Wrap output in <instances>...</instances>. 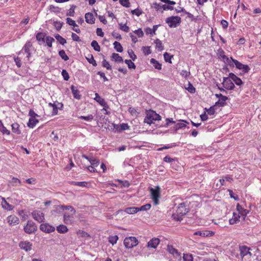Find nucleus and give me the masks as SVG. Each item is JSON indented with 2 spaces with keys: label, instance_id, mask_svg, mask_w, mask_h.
I'll return each mask as SVG.
<instances>
[{
  "label": "nucleus",
  "instance_id": "603ef678",
  "mask_svg": "<svg viewBox=\"0 0 261 261\" xmlns=\"http://www.w3.org/2000/svg\"><path fill=\"white\" fill-rule=\"evenodd\" d=\"M183 260L184 261H193V256L190 254H184Z\"/></svg>",
  "mask_w": 261,
  "mask_h": 261
},
{
  "label": "nucleus",
  "instance_id": "58836bf2",
  "mask_svg": "<svg viewBox=\"0 0 261 261\" xmlns=\"http://www.w3.org/2000/svg\"><path fill=\"white\" fill-rule=\"evenodd\" d=\"M60 208L62 210H69L70 211V212H73V214L76 213V211L74 210V208L72 206L70 205H60L59 206Z\"/></svg>",
  "mask_w": 261,
  "mask_h": 261
},
{
  "label": "nucleus",
  "instance_id": "cd10ccee",
  "mask_svg": "<svg viewBox=\"0 0 261 261\" xmlns=\"http://www.w3.org/2000/svg\"><path fill=\"white\" fill-rule=\"evenodd\" d=\"M38 122L36 118H30L27 124L30 128H33Z\"/></svg>",
  "mask_w": 261,
  "mask_h": 261
},
{
  "label": "nucleus",
  "instance_id": "c9c22d12",
  "mask_svg": "<svg viewBox=\"0 0 261 261\" xmlns=\"http://www.w3.org/2000/svg\"><path fill=\"white\" fill-rule=\"evenodd\" d=\"M113 45L114 46V48L118 51V52H119V53H121L123 51V47L122 46V45H121V44L117 42V41H115L113 43Z\"/></svg>",
  "mask_w": 261,
  "mask_h": 261
},
{
  "label": "nucleus",
  "instance_id": "b1692460",
  "mask_svg": "<svg viewBox=\"0 0 261 261\" xmlns=\"http://www.w3.org/2000/svg\"><path fill=\"white\" fill-rule=\"evenodd\" d=\"M228 97L226 96H222L220 98L218 101L215 103L214 106L223 107L226 105V101Z\"/></svg>",
  "mask_w": 261,
  "mask_h": 261
},
{
  "label": "nucleus",
  "instance_id": "9d476101",
  "mask_svg": "<svg viewBox=\"0 0 261 261\" xmlns=\"http://www.w3.org/2000/svg\"><path fill=\"white\" fill-rule=\"evenodd\" d=\"M32 216L35 220L39 223L43 222L45 219L44 214L40 211H33L32 213Z\"/></svg>",
  "mask_w": 261,
  "mask_h": 261
},
{
  "label": "nucleus",
  "instance_id": "72a5a7b5",
  "mask_svg": "<svg viewBox=\"0 0 261 261\" xmlns=\"http://www.w3.org/2000/svg\"><path fill=\"white\" fill-rule=\"evenodd\" d=\"M154 43L156 44V48H158L159 51H161L164 49V46L162 45V43L159 39H156L154 41Z\"/></svg>",
  "mask_w": 261,
  "mask_h": 261
},
{
  "label": "nucleus",
  "instance_id": "1a4fd4ad",
  "mask_svg": "<svg viewBox=\"0 0 261 261\" xmlns=\"http://www.w3.org/2000/svg\"><path fill=\"white\" fill-rule=\"evenodd\" d=\"M75 214L71 212L70 214L65 213L63 215V221L64 223L67 225L73 224L74 222V216Z\"/></svg>",
  "mask_w": 261,
  "mask_h": 261
},
{
  "label": "nucleus",
  "instance_id": "c03bdc74",
  "mask_svg": "<svg viewBox=\"0 0 261 261\" xmlns=\"http://www.w3.org/2000/svg\"><path fill=\"white\" fill-rule=\"evenodd\" d=\"M173 56L172 55H170L169 54H168V53H164V60L166 62H169L170 63H171L172 62H171V59L173 58Z\"/></svg>",
  "mask_w": 261,
  "mask_h": 261
},
{
  "label": "nucleus",
  "instance_id": "f704fd0d",
  "mask_svg": "<svg viewBox=\"0 0 261 261\" xmlns=\"http://www.w3.org/2000/svg\"><path fill=\"white\" fill-rule=\"evenodd\" d=\"M86 59L87 60L88 62L90 64H92L93 66H97L96 62L94 60V57L92 55H91V54L89 55L88 57H86Z\"/></svg>",
  "mask_w": 261,
  "mask_h": 261
},
{
  "label": "nucleus",
  "instance_id": "4be33fe9",
  "mask_svg": "<svg viewBox=\"0 0 261 261\" xmlns=\"http://www.w3.org/2000/svg\"><path fill=\"white\" fill-rule=\"evenodd\" d=\"M114 128L118 131L121 132L129 129V126L127 123H123L120 125L114 124Z\"/></svg>",
  "mask_w": 261,
  "mask_h": 261
},
{
  "label": "nucleus",
  "instance_id": "13d9d810",
  "mask_svg": "<svg viewBox=\"0 0 261 261\" xmlns=\"http://www.w3.org/2000/svg\"><path fill=\"white\" fill-rule=\"evenodd\" d=\"M214 234V232L209 230H202V237L212 236Z\"/></svg>",
  "mask_w": 261,
  "mask_h": 261
},
{
  "label": "nucleus",
  "instance_id": "37998d69",
  "mask_svg": "<svg viewBox=\"0 0 261 261\" xmlns=\"http://www.w3.org/2000/svg\"><path fill=\"white\" fill-rule=\"evenodd\" d=\"M125 64L127 65L129 69H135L136 65L130 60H125L124 61Z\"/></svg>",
  "mask_w": 261,
  "mask_h": 261
},
{
  "label": "nucleus",
  "instance_id": "e2e57ef3",
  "mask_svg": "<svg viewBox=\"0 0 261 261\" xmlns=\"http://www.w3.org/2000/svg\"><path fill=\"white\" fill-rule=\"evenodd\" d=\"M79 118L80 119H84L86 121H91L93 119V116L92 115H89L87 116H81Z\"/></svg>",
  "mask_w": 261,
  "mask_h": 261
},
{
  "label": "nucleus",
  "instance_id": "0e129e2a",
  "mask_svg": "<svg viewBox=\"0 0 261 261\" xmlns=\"http://www.w3.org/2000/svg\"><path fill=\"white\" fill-rule=\"evenodd\" d=\"M62 75L65 81H68L69 79V76L68 73L65 69L62 70Z\"/></svg>",
  "mask_w": 261,
  "mask_h": 261
},
{
  "label": "nucleus",
  "instance_id": "6e6552de",
  "mask_svg": "<svg viewBox=\"0 0 261 261\" xmlns=\"http://www.w3.org/2000/svg\"><path fill=\"white\" fill-rule=\"evenodd\" d=\"M231 79L229 76L223 77V80L222 84L224 88L227 90H233L234 88V85L232 82Z\"/></svg>",
  "mask_w": 261,
  "mask_h": 261
},
{
  "label": "nucleus",
  "instance_id": "7c9ffc66",
  "mask_svg": "<svg viewBox=\"0 0 261 261\" xmlns=\"http://www.w3.org/2000/svg\"><path fill=\"white\" fill-rule=\"evenodd\" d=\"M12 130L14 133L16 134H20L21 133V131L19 129V125L17 123H14L12 124Z\"/></svg>",
  "mask_w": 261,
  "mask_h": 261
},
{
  "label": "nucleus",
  "instance_id": "2f4dec72",
  "mask_svg": "<svg viewBox=\"0 0 261 261\" xmlns=\"http://www.w3.org/2000/svg\"><path fill=\"white\" fill-rule=\"evenodd\" d=\"M55 37L57 40V41L62 45H64L67 42L66 39L63 38L58 34H56L55 35Z\"/></svg>",
  "mask_w": 261,
  "mask_h": 261
},
{
  "label": "nucleus",
  "instance_id": "680f3d73",
  "mask_svg": "<svg viewBox=\"0 0 261 261\" xmlns=\"http://www.w3.org/2000/svg\"><path fill=\"white\" fill-rule=\"evenodd\" d=\"M120 25V29L123 31L125 32H128L129 31V28L125 24H122L121 23L119 24Z\"/></svg>",
  "mask_w": 261,
  "mask_h": 261
},
{
  "label": "nucleus",
  "instance_id": "4c0bfd02",
  "mask_svg": "<svg viewBox=\"0 0 261 261\" xmlns=\"http://www.w3.org/2000/svg\"><path fill=\"white\" fill-rule=\"evenodd\" d=\"M186 123H188L186 121L181 120L180 122H178L175 125V129H179L180 128L186 127Z\"/></svg>",
  "mask_w": 261,
  "mask_h": 261
},
{
  "label": "nucleus",
  "instance_id": "774afa93",
  "mask_svg": "<svg viewBox=\"0 0 261 261\" xmlns=\"http://www.w3.org/2000/svg\"><path fill=\"white\" fill-rule=\"evenodd\" d=\"M11 182L13 184V186H17L18 185H20L21 183V181L19 179H18L17 178L13 177L12 178Z\"/></svg>",
  "mask_w": 261,
  "mask_h": 261
},
{
  "label": "nucleus",
  "instance_id": "a878e982",
  "mask_svg": "<svg viewBox=\"0 0 261 261\" xmlns=\"http://www.w3.org/2000/svg\"><path fill=\"white\" fill-rule=\"evenodd\" d=\"M71 90L73 97L77 99H80L81 98V95L79 94V91L77 88L74 86L72 85L71 87Z\"/></svg>",
  "mask_w": 261,
  "mask_h": 261
},
{
  "label": "nucleus",
  "instance_id": "c85d7f7f",
  "mask_svg": "<svg viewBox=\"0 0 261 261\" xmlns=\"http://www.w3.org/2000/svg\"><path fill=\"white\" fill-rule=\"evenodd\" d=\"M57 230L58 232L61 233H64L68 231V229L67 228V226L63 224H61L57 226Z\"/></svg>",
  "mask_w": 261,
  "mask_h": 261
},
{
  "label": "nucleus",
  "instance_id": "a18cd8bd",
  "mask_svg": "<svg viewBox=\"0 0 261 261\" xmlns=\"http://www.w3.org/2000/svg\"><path fill=\"white\" fill-rule=\"evenodd\" d=\"M151 207V205L149 203L146 204L144 205L141 206L140 207H138L139 211H146L149 210Z\"/></svg>",
  "mask_w": 261,
  "mask_h": 261
},
{
  "label": "nucleus",
  "instance_id": "6e6d98bb",
  "mask_svg": "<svg viewBox=\"0 0 261 261\" xmlns=\"http://www.w3.org/2000/svg\"><path fill=\"white\" fill-rule=\"evenodd\" d=\"M36 39L39 41H42L43 42H45V40H44V35L43 33H38L36 35Z\"/></svg>",
  "mask_w": 261,
  "mask_h": 261
},
{
  "label": "nucleus",
  "instance_id": "7ed1b4c3",
  "mask_svg": "<svg viewBox=\"0 0 261 261\" xmlns=\"http://www.w3.org/2000/svg\"><path fill=\"white\" fill-rule=\"evenodd\" d=\"M161 116L153 111H149L147 112L146 116L144 118V122L150 125L153 121L161 120Z\"/></svg>",
  "mask_w": 261,
  "mask_h": 261
},
{
  "label": "nucleus",
  "instance_id": "473e14b6",
  "mask_svg": "<svg viewBox=\"0 0 261 261\" xmlns=\"http://www.w3.org/2000/svg\"><path fill=\"white\" fill-rule=\"evenodd\" d=\"M158 25H154L153 27V28L151 29L149 28H147L146 30H145V33L146 34H151V35H153V34H155V31H156L157 29H158Z\"/></svg>",
  "mask_w": 261,
  "mask_h": 261
},
{
  "label": "nucleus",
  "instance_id": "393cba45",
  "mask_svg": "<svg viewBox=\"0 0 261 261\" xmlns=\"http://www.w3.org/2000/svg\"><path fill=\"white\" fill-rule=\"evenodd\" d=\"M2 207L8 211H11L13 209L14 206L8 203L4 198H2Z\"/></svg>",
  "mask_w": 261,
  "mask_h": 261
},
{
  "label": "nucleus",
  "instance_id": "412c9836",
  "mask_svg": "<svg viewBox=\"0 0 261 261\" xmlns=\"http://www.w3.org/2000/svg\"><path fill=\"white\" fill-rule=\"evenodd\" d=\"M95 100L103 107H108L107 103L105 99L101 97L98 93H95Z\"/></svg>",
  "mask_w": 261,
  "mask_h": 261
},
{
  "label": "nucleus",
  "instance_id": "f257e3e1",
  "mask_svg": "<svg viewBox=\"0 0 261 261\" xmlns=\"http://www.w3.org/2000/svg\"><path fill=\"white\" fill-rule=\"evenodd\" d=\"M189 211L188 208L186 207V204L181 203L176 212L172 214V217L174 220L177 221H181L182 220V216L186 215Z\"/></svg>",
  "mask_w": 261,
  "mask_h": 261
},
{
  "label": "nucleus",
  "instance_id": "a19ab883",
  "mask_svg": "<svg viewBox=\"0 0 261 261\" xmlns=\"http://www.w3.org/2000/svg\"><path fill=\"white\" fill-rule=\"evenodd\" d=\"M91 45L95 51H99L100 50V47L96 40L92 41Z\"/></svg>",
  "mask_w": 261,
  "mask_h": 261
},
{
  "label": "nucleus",
  "instance_id": "6ab92c4d",
  "mask_svg": "<svg viewBox=\"0 0 261 261\" xmlns=\"http://www.w3.org/2000/svg\"><path fill=\"white\" fill-rule=\"evenodd\" d=\"M229 77L234 82V83L238 86H240L243 84V82L241 79L233 73H230L229 74Z\"/></svg>",
  "mask_w": 261,
  "mask_h": 261
},
{
  "label": "nucleus",
  "instance_id": "aec40b11",
  "mask_svg": "<svg viewBox=\"0 0 261 261\" xmlns=\"http://www.w3.org/2000/svg\"><path fill=\"white\" fill-rule=\"evenodd\" d=\"M237 210L238 211L239 214L243 217V219L249 213V211L246 209H244L241 205L239 203L237 205Z\"/></svg>",
  "mask_w": 261,
  "mask_h": 261
},
{
  "label": "nucleus",
  "instance_id": "864d4df0",
  "mask_svg": "<svg viewBox=\"0 0 261 261\" xmlns=\"http://www.w3.org/2000/svg\"><path fill=\"white\" fill-rule=\"evenodd\" d=\"M186 89L190 92L191 93H194L195 92V88L192 85V84L189 82L188 85V87L186 88Z\"/></svg>",
  "mask_w": 261,
  "mask_h": 261
},
{
  "label": "nucleus",
  "instance_id": "79ce46f5",
  "mask_svg": "<svg viewBox=\"0 0 261 261\" xmlns=\"http://www.w3.org/2000/svg\"><path fill=\"white\" fill-rule=\"evenodd\" d=\"M59 55L60 56V57L64 61H67L69 59V57L66 54V53L64 50H61L59 51Z\"/></svg>",
  "mask_w": 261,
  "mask_h": 261
},
{
  "label": "nucleus",
  "instance_id": "de8ad7c7",
  "mask_svg": "<svg viewBox=\"0 0 261 261\" xmlns=\"http://www.w3.org/2000/svg\"><path fill=\"white\" fill-rule=\"evenodd\" d=\"M118 237L117 236H111L109 238V242L112 245H114L117 242Z\"/></svg>",
  "mask_w": 261,
  "mask_h": 261
},
{
  "label": "nucleus",
  "instance_id": "f8f14e48",
  "mask_svg": "<svg viewBox=\"0 0 261 261\" xmlns=\"http://www.w3.org/2000/svg\"><path fill=\"white\" fill-rule=\"evenodd\" d=\"M240 255L241 256V257L242 258H244L245 257H250L251 255V253L249 251L250 248L245 246H240Z\"/></svg>",
  "mask_w": 261,
  "mask_h": 261
},
{
  "label": "nucleus",
  "instance_id": "423d86ee",
  "mask_svg": "<svg viewBox=\"0 0 261 261\" xmlns=\"http://www.w3.org/2000/svg\"><path fill=\"white\" fill-rule=\"evenodd\" d=\"M37 227L34 222L28 221L27 225L24 227V231L28 234H31L37 231Z\"/></svg>",
  "mask_w": 261,
  "mask_h": 261
},
{
  "label": "nucleus",
  "instance_id": "f03ea898",
  "mask_svg": "<svg viewBox=\"0 0 261 261\" xmlns=\"http://www.w3.org/2000/svg\"><path fill=\"white\" fill-rule=\"evenodd\" d=\"M222 58L224 59H226L227 63L229 64L230 66L231 65V62L232 61L235 64L236 68L240 70H242L245 73L248 72L250 69L247 65L243 64L237 60L233 59L231 57L230 58V59H229L226 56L224 55Z\"/></svg>",
  "mask_w": 261,
  "mask_h": 261
},
{
  "label": "nucleus",
  "instance_id": "dca6fc26",
  "mask_svg": "<svg viewBox=\"0 0 261 261\" xmlns=\"http://www.w3.org/2000/svg\"><path fill=\"white\" fill-rule=\"evenodd\" d=\"M124 212L128 214H134L138 212V209L137 207H127L124 210ZM123 211L122 210H120L117 211V214L122 213Z\"/></svg>",
  "mask_w": 261,
  "mask_h": 261
},
{
  "label": "nucleus",
  "instance_id": "0eeeda50",
  "mask_svg": "<svg viewBox=\"0 0 261 261\" xmlns=\"http://www.w3.org/2000/svg\"><path fill=\"white\" fill-rule=\"evenodd\" d=\"M150 191L151 193L152 199L154 202L155 204H158L159 198L160 197V188L157 186L155 189L150 188Z\"/></svg>",
  "mask_w": 261,
  "mask_h": 261
},
{
  "label": "nucleus",
  "instance_id": "39448f33",
  "mask_svg": "<svg viewBox=\"0 0 261 261\" xmlns=\"http://www.w3.org/2000/svg\"><path fill=\"white\" fill-rule=\"evenodd\" d=\"M138 244V241L136 237H126L124 240V245L127 248H132L136 246Z\"/></svg>",
  "mask_w": 261,
  "mask_h": 261
},
{
  "label": "nucleus",
  "instance_id": "2eb2a0df",
  "mask_svg": "<svg viewBox=\"0 0 261 261\" xmlns=\"http://www.w3.org/2000/svg\"><path fill=\"white\" fill-rule=\"evenodd\" d=\"M7 219L9 224L11 225L18 224L19 222L18 218L15 215H10L7 217Z\"/></svg>",
  "mask_w": 261,
  "mask_h": 261
},
{
  "label": "nucleus",
  "instance_id": "ea45409f",
  "mask_svg": "<svg viewBox=\"0 0 261 261\" xmlns=\"http://www.w3.org/2000/svg\"><path fill=\"white\" fill-rule=\"evenodd\" d=\"M0 131L3 133V134H6L7 135H10V132L8 130L6 127H5L0 120Z\"/></svg>",
  "mask_w": 261,
  "mask_h": 261
},
{
  "label": "nucleus",
  "instance_id": "49530a36",
  "mask_svg": "<svg viewBox=\"0 0 261 261\" xmlns=\"http://www.w3.org/2000/svg\"><path fill=\"white\" fill-rule=\"evenodd\" d=\"M45 41L47 45L49 47H52V43L55 41V39L50 36H47L45 39Z\"/></svg>",
  "mask_w": 261,
  "mask_h": 261
},
{
  "label": "nucleus",
  "instance_id": "09e8293b",
  "mask_svg": "<svg viewBox=\"0 0 261 261\" xmlns=\"http://www.w3.org/2000/svg\"><path fill=\"white\" fill-rule=\"evenodd\" d=\"M213 221L215 224L219 225L220 227H222L224 226V224L222 219L214 220Z\"/></svg>",
  "mask_w": 261,
  "mask_h": 261
},
{
  "label": "nucleus",
  "instance_id": "5701e85b",
  "mask_svg": "<svg viewBox=\"0 0 261 261\" xmlns=\"http://www.w3.org/2000/svg\"><path fill=\"white\" fill-rule=\"evenodd\" d=\"M82 157L86 159H87L90 162L91 165H93L95 167H97L99 165V161L95 158H94L93 157L88 158L86 155H83Z\"/></svg>",
  "mask_w": 261,
  "mask_h": 261
},
{
  "label": "nucleus",
  "instance_id": "bb28decb",
  "mask_svg": "<svg viewBox=\"0 0 261 261\" xmlns=\"http://www.w3.org/2000/svg\"><path fill=\"white\" fill-rule=\"evenodd\" d=\"M32 44L30 42H27L24 45L23 47V49L24 50L25 53L27 54V57L29 58L31 53H30V48L32 47Z\"/></svg>",
  "mask_w": 261,
  "mask_h": 261
},
{
  "label": "nucleus",
  "instance_id": "4d7b16f0",
  "mask_svg": "<svg viewBox=\"0 0 261 261\" xmlns=\"http://www.w3.org/2000/svg\"><path fill=\"white\" fill-rule=\"evenodd\" d=\"M75 7H76L75 6L72 5L71 6V8H70L69 12H68L66 13V15L67 16H73L74 14V9L75 8Z\"/></svg>",
  "mask_w": 261,
  "mask_h": 261
},
{
  "label": "nucleus",
  "instance_id": "ddd939ff",
  "mask_svg": "<svg viewBox=\"0 0 261 261\" xmlns=\"http://www.w3.org/2000/svg\"><path fill=\"white\" fill-rule=\"evenodd\" d=\"M167 250L170 254H172L175 258L178 259H181V254L177 251V249L173 248L172 246L168 245Z\"/></svg>",
  "mask_w": 261,
  "mask_h": 261
},
{
  "label": "nucleus",
  "instance_id": "5fc2aeb1",
  "mask_svg": "<svg viewBox=\"0 0 261 261\" xmlns=\"http://www.w3.org/2000/svg\"><path fill=\"white\" fill-rule=\"evenodd\" d=\"M66 22L69 25L73 26L74 27H77V25L76 24L75 21L69 17H67L66 18Z\"/></svg>",
  "mask_w": 261,
  "mask_h": 261
},
{
  "label": "nucleus",
  "instance_id": "9b49d317",
  "mask_svg": "<svg viewBox=\"0 0 261 261\" xmlns=\"http://www.w3.org/2000/svg\"><path fill=\"white\" fill-rule=\"evenodd\" d=\"M40 229L42 231L47 233L53 232L55 230V227L47 223L41 224L40 226Z\"/></svg>",
  "mask_w": 261,
  "mask_h": 261
},
{
  "label": "nucleus",
  "instance_id": "052dcab7",
  "mask_svg": "<svg viewBox=\"0 0 261 261\" xmlns=\"http://www.w3.org/2000/svg\"><path fill=\"white\" fill-rule=\"evenodd\" d=\"M131 13L133 15H136L139 16L143 13L142 11L140 10L139 8H137L135 10H132Z\"/></svg>",
  "mask_w": 261,
  "mask_h": 261
},
{
  "label": "nucleus",
  "instance_id": "20e7f679",
  "mask_svg": "<svg viewBox=\"0 0 261 261\" xmlns=\"http://www.w3.org/2000/svg\"><path fill=\"white\" fill-rule=\"evenodd\" d=\"M166 22L170 28H175L181 22V18L179 16H171L166 19Z\"/></svg>",
  "mask_w": 261,
  "mask_h": 261
},
{
  "label": "nucleus",
  "instance_id": "c756f323",
  "mask_svg": "<svg viewBox=\"0 0 261 261\" xmlns=\"http://www.w3.org/2000/svg\"><path fill=\"white\" fill-rule=\"evenodd\" d=\"M150 62L153 65L155 69L158 70H161L162 69V64L155 59L153 58L151 59Z\"/></svg>",
  "mask_w": 261,
  "mask_h": 261
},
{
  "label": "nucleus",
  "instance_id": "e433bc0d",
  "mask_svg": "<svg viewBox=\"0 0 261 261\" xmlns=\"http://www.w3.org/2000/svg\"><path fill=\"white\" fill-rule=\"evenodd\" d=\"M112 58L116 61L118 62H123V60L122 58L119 56L118 54L113 53L112 55Z\"/></svg>",
  "mask_w": 261,
  "mask_h": 261
},
{
  "label": "nucleus",
  "instance_id": "338daca9",
  "mask_svg": "<svg viewBox=\"0 0 261 261\" xmlns=\"http://www.w3.org/2000/svg\"><path fill=\"white\" fill-rule=\"evenodd\" d=\"M142 50L143 53L145 55H148L149 54H151V50L150 49V47L148 46H143L142 47Z\"/></svg>",
  "mask_w": 261,
  "mask_h": 261
},
{
  "label": "nucleus",
  "instance_id": "4468645a",
  "mask_svg": "<svg viewBox=\"0 0 261 261\" xmlns=\"http://www.w3.org/2000/svg\"><path fill=\"white\" fill-rule=\"evenodd\" d=\"M19 247L21 249L28 251L32 249V244L28 241L21 242L19 243Z\"/></svg>",
  "mask_w": 261,
  "mask_h": 261
},
{
  "label": "nucleus",
  "instance_id": "bf43d9fd",
  "mask_svg": "<svg viewBox=\"0 0 261 261\" xmlns=\"http://www.w3.org/2000/svg\"><path fill=\"white\" fill-rule=\"evenodd\" d=\"M77 234L81 237H90V235L86 232L83 230H79Z\"/></svg>",
  "mask_w": 261,
  "mask_h": 261
},
{
  "label": "nucleus",
  "instance_id": "a211bd4d",
  "mask_svg": "<svg viewBox=\"0 0 261 261\" xmlns=\"http://www.w3.org/2000/svg\"><path fill=\"white\" fill-rule=\"evenodd\" d=\"M85 17V20L87 23L89 24L94 23L95 19L94 17L93 14L92 13H86Z\"/></svg>",
  "mask_w": 261,
  "mask_h": 261
},
{
  "label": "nucleus",
  "instance_id": "8fccbe9b",
  "mask_svg": "<svg viewBox=\"0 0 261 261\" xmlns=\"http://www.w3.org/2000/svg\"><path fill=\"white\" fill-rule=\"evenodd\" d=\"M127 53L129 58H131L133 61H135V60L137 59V56L135 54L134 51L132 49H128Z\"/></svg>",
  "mask_w": 261,
  "mask_h": 261
},
{
  "label": "nucleus",
  "instance_id": "69168bd1",
  "mask_svg": "<svg viewBox=\"0 0 261 261\" xmlns=\"http://www.w3.org/2000/svg\"><path fill=\"white\" fill-rule=\"evenodd\" d=\"M54 27L57 31H60L62 27V23L60 21H55Z\"/></svg>",
  "mask_w": 261,
  "mask_h": 261
},
{
  "label": "nucleus",
  "instance_id": "f3484780",
  "mask_svg": "<svg viewBox=\"0 0 261 261\" xmlns=\"http://www.w3.org/2000/svg\"><path fill=\"white\" fill-rule=\"evenodd\" d=\"M160 243V240L158 238H153L147 243V247L155 249Z\"/></svg>",
  "mask_w": 261,
  "mask_h": 261
},
{
  "label": "nucleus",
  "instance_id": "3c124183",
  "mask_svg": "<svg viewBox=\"0 0 261 261\" xmlns=\"http://www.w3.org/2000/svg\"><path fill=\"white\" fill-rule=\"evenodd\" d=\"M120 4L126 8L130 7V3L129 0H119Z\"/></svg>",
  "mask_w": 261,
  "mask_h": 261
}]
</instances>
